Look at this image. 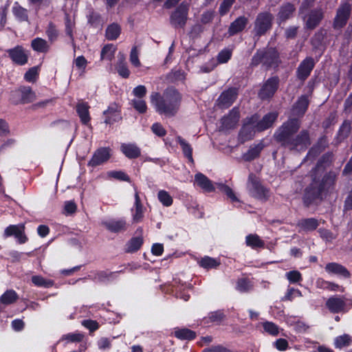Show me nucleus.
Here are the masks:
<instances>
[{
	"mask_svg": "<svg viewBox=\"0 0 352 352\" xmlns=\"http://www.w3.org/2000/svg\"><path fill=\"white\" fill-rule=\"evenodd\" d=\"M300 124L298 119H289L277 129L274 134V139L282 146L290 151H305L311 144L309 132L307 130H302L294 137L299 129Z\"/></svg>",
	"mask_w": 352,
	"mask_h": 352,
	"instance_id": "1",
	"label": "nucleus"
},
{
	"mask_svg": "<svg viewBox=\"0 0 352 352\" xmlns=\"http://www.w3.org/2000/svg\"><path fill=\"white\" fill-rule=\"evenodd\" d=\"M150 98L155 111L165 117L175 116L179 109L182 96L173 87L167 88L162 95L158 92H153Z\"/></svg>",
	"mask_w": 352,
	"mask_h": 352,
	"instance_id": "2",
	"label": "nucleus"
},
{
	"mask_svg": "<svg viewBox=\"0 0 352 352\" xmlns=\"http://www.w3.org/2000/svg\"><path fill=\"white\" fill-rule=\"evenodd\" d=\"M36 99V94L30 87H20L12 91L10 100L12 103L26 104L34 102Z\"/></svg>",
	"mask_w": 352,
	"mask_h": 352,
	"instance_id": "3",
	"label": "nucleus"
},
{
	"mask_svg": "<svg viewBox=\"0 0 352 352\" xmlns=\"http://www.w3.org/2000/svg\"><path fill=\"white\" fill-rule=\"evenodd\" d=\"M189 4L182 2L171 13L170 16V23L175 28H184L188 20Z\"/></svg>",
	"mask_w": 352,
	"mask_h": 352,
	"instance_id": "4",
	"label": "nucleus"
},
{
	"mask_svg": "<svg viewBox=\"0 0 352 352\" xmlns=\"http://www.w3.org/2000/svg\"><path fill=\"white\" fill-rule=\"evenodd\" d=\"M277 58L278 54L274 49L258 51L252 57V65H258L260 63H263L267 67H272L276 63Z\"/></svg>",
	"mask_w": 352,
	"mask_h": 352,
	"instance_id": "5",
	"label": "nucleus"
},
{
	"mask_svg": "<svg viewBox=\"0 0 352 352\" xmlns=\"http://www.w3.org/2000/svg\"><path fill=\"white\" fill-rule=\"evenodd\" d=\"M248 189L250 193L259 199H265L268 196V190L259 182L258 178L253 174L248 177Z\"/></svg>",
	"mask_w": 352,
	"mask_h": 352,
	"instance_id": "6",
	"label": "nucleus"
},
{
	"mask_svg": "<svg viewBox=\"0 0 352 352\" xmlns=\"http://www.w3.org/2000/svg\"><path fill=\"white\" fill-rule=\"evenodd\" d=\"M273 16L269 12H262L258 14L254 25L256 35L264 34L272 26Z\"/></svg>",
	"mask_w": 352,
	"mask_h": 352,
	"instance_id": "7",
	"label": "nucleus"
},
{
	"mask_svg": "<svg viewBox=\"0 0 352 352\" xmlns=\"http://www.w3.org/2000/svg\"><path fill=\"white\" fill-rule=\"evenodd\" d=\"M256 122V114L246 119L239 133V137L241 142H245L254 137L255 132L257 131Z\"/></svg>",
	"mask_w": 352,
	"mask_h": 352,
	"instance_id": "8",
	"label": "nucleus"
},
{
	"mask_svg": "<svg viewBox=\"0 0 352 352\" xmlns=\"http://www.w3.org/2000/svg\"><path fill=\"white\" fill-rule=\"evenodd\" d=\"M325 305L329 311L333 314L346 312L348 311L344 298L338 295L329 297L327 300Z\"/></svg>",
	"mask_w": 352,
	"mask_h": 352,
	"instance_id": "9",
	"label": "nucleus"
},
{
	"mask_svg": "<svg viewBox=\"0 0 352 352\" xmlns=\"http://www.w3.org/2000/svg\"><path fill=\"white\" fill-rule=\"evenodd\" d=\"M11 60L16 64L24 65L28 63L29 57V51L26 50L21 45L7 50Z\"/></svg>",
	"mask_w": 352,
	"mask_h": 352,
	"instance_id": "10",
	"label": "nucleus"
},
{
	"mask_svg": "<svg viewBox=\"0 0 352 352\" xmlns=\"http://www.w3.org/2000/svg\"><path fill=\"white\" fill-rule=\"evenodd\" d=\"M237 96V89L230 88L223 91L219 96L217 100V105L221 109H227L232 104Z\"/></svg>",
	"mask_w": 352,
	"mask_h": 352,
	"instance_id": "11",
	"label": "nucleus"
},
{
	"mask_svg": "<svg viewBox=\"0 0 352 352\" xmlns=\"http://www.w3.org/2000/svg\"><path fill=\"white\" fill-rule=\"evenodd\" d=\"M278 77L269 78L263 85L258 94L259 97L263 100L272 97L278 89Z\"/></svg>",
	"mask_w": 352,
	"mask_h": 352,
	"instance_id": "12",
	"label": "nucleus"
},
{
	"mask_svg": "<svg viewBox=\"0 0 352 352\" xmlns=\"http://www.w3.org/2000/svg\"><path fill=\"white\" fill-rule=\"evenodd\" d=\"M102 224L111 232L125 231L127 228L126 221L124 218L104 220Z\"/></svg>",
	"mask_w": 352,
	"mask_h": 352,
	"instance_id": "13",
	"label": "nucleus"
},
{
	"mask_svg": "<svg viewBox=\"0 0 352 352\" xmlns=\"http://www.w3.org/2000/svg\"><path fill=\"white\" fill-rule=\"evenodd\" d=\"M24 230L25 226L23 224L11 225L6 228L4 236L6 237L14 236L20 243H24L27 241Z\"/></svg>",
	"mask_w": 352,
	"mask_h": 352,
	"instance_id": "14",
	"label": "nucleus"
},
{
	"mask_svg": "<svg viewBox=\"0 0 352 352\" xmlns=\"http://www.w3.org/2000/svg\"><path fill=\"white\" fill-rule=\"evenodd\" d=\"M109 157L110 149L107 147L100 148L94 153L88 162V166L96 167L107 162Z\"/></svg>",
	"mask_w": 352,
	"mask_h": 352,
	"instance_id": "15",
	"label": "nucleus"
},
{
	"mask_svg": "<svg viewBox=\"0 0 352 352\" xmlns=\"http://www.w3.org/2000/svg\"><path fill=\"white\" fill-rule=\"evenodd\" d=\"M240 118L239 109L234 107L229 113L221 119V125L223 129H229L234 128L238 123Z\"/></svg>",
	"mask_w": 352,
	"mask_h": 352,
	"instance_id": "16",
	"label": "nucleus"
},
{
	"mask_svg": "<svg viewBox=\"0 0 352 352\" xmlns=\"http://www.w3.org/2000/svg\"><path fill=\"white\" fill-rule=\"evenodd\" d=\"M277 113L270 112L266 114L262 120H259V117L256 115V129H257V131H262L271 127L277 119Z\"/></svg>",
	"mask_w": 352,
	"mask_h": 352,
	"instance_id": "17",
	"label": "nucleus"
},
{
	"mask_svg": "<svg viewBox=\"0 0 352 352\" xmlns=\"http://www.w3.org/2000/svg\"><path fill=\"white\" fill-rule=\"evenodd\" d=\"M350 12V5L348 3L342 4L338 10L337 15L334 21V25L336 28H341L344 25L348 20Z\"/></svg>",
	"mask_w": 352,
	"mask_h": 352,
	"instance_id": "18",
	"label": "nucleus"
},
{
	"mask_svg": "<svg viewBox=\"0 0 352 352\" xmlns=\"http://www.w3.org/2000/svg\"><path fill=\"white\" fill-rule=\"evenodd\" d=\"M314 67V61L312 58H305L298 66L297 75L301 80L306 79L310 74Z\"/></svg>",
	"mask_w": 352,
	"mask_h": 352,
	"instance_id": "19",
	"label": "nucleus"
},
{
	"mask_svg": "<svg viewBox=\"0 0 352 352\" xmlns=\"http://www.w3.org/2000/svg\"><path fill=\"white\" fill-rule=\"evenodd\" d=\"M325 270L329 274H334L343 278H349L351 276L350 272L344 266L337 263L327 264Z\"/></svg>",
	"mask_w": 352,
	"mask_h": 352,
	"instance_id": "20",
	"label": "nucleus"
},
{
	"mask_svg": "<svg viewBox=\"0 0 352 352\" xmlns=\"http://www.w3.org/2000/svg\"><path fill=\"white\" fill-rule=\"evenodd\" d=\"M195 182L205 192H214L215 190V187L212 181L201 173L195 174Z\"/></svg>",
	"mask_w": 352,
	"mask_h": 352,
	"instance_id": "21",
	"label": "nucleus"
},
{
	"mask_svg": "<svg viewBox=\"0 0 352 352\" xmlns=\"http://www.w3.org/2000/svg\"><path fill=\"white\" fill-rule=\"evenodd\" d=\"M120 151L129 159L138 158L141 154L140 148L133 143H122L120 145Z\"/></svg>",
	"mask_w": 352,
	"mask_h": 352,
	"instance_id": "22",
	"label": "nucleus"
},
{
	"mask_svg": "<svg viewBox=\"0 0 352 352\" xmlns=\"http://www.w3.org/2000/svg\"><path fill=\"white\" fill-rule=\"evenodd\" d=\"M103 114L105 116L104 122L106 124H111L120 119L118 107L116 104L109 105L108 109L104 111Z\"/></svg>",
	"mask_w": 352,
	"mask_h": 352,
	"instance_id": "23",
	"label": "nucleus"
},
{
	"mask_svg": "<svg viewBox=\"0 0 352 352\" xmlns=\"http://www.w3.org/2000/svg\"><path fill=\"white\" fill-rule=\"evenodd\" d=\"M89 106L87 102L80 101L76 105V112L81 122L87 124L90 121Z\"/></svg>",
	"mask_w": 352,
	"mask_h": 352,
	"instance_id": "24",
	"label": "nucleus"
},
{
	"mask_svg": "<svg viewBox=\"0 0 352 352\" xmlns=\"http://www.w3.org/2000/svg\"><path fill=\"white\" fill-rule=\"evenodd\" d=\"M248 23V19L245 16H239L230 25L228 29V34L230 36H233L239 32H241L246 26Z\"/></svg>",
	"mask_w": 352,
	"mask_h": 352,
	"instance_id": "25",
	"label": "nucleus"
},
{
	"mask_svg": "<svg viewBox=\"0 0 352 352\" xmlns=\"http://www.w3.org/2000/svg\"><path fill=\"white\" fill-rule=\"evenodd\" d=\"M309 105L308 98L306 96H300L292 108V113L294 116H302L307 109Z\"/></svg>",
	"mask_w": 352,
	"mask_h": 352,
	"instance_id": "26",
	"label": "nucleus"
},
{
	"mask_svg": "<svg viewBox=\"0 0 352 352\" xmlns=\"http://www.w3.org/2000/svg\"><path fill=\"white\" fill-rule=\"evenodd\" d=\"M135 209H132V217L133 221L135 223L140 222L144 217V210L143 206L141 204L140 198L139 197L138 192H135V203H134Z\"/></svg>",
	"mask_w": 352,
	"mask_h": 352,
	"instance_id": "27",
	"label": "nucleus"
},
{
	"mask_svg": "<svg viewBox=\"0 0 352 352\" xmlns=\"http://www.w3.org/2000/svg\"><path fill=\"white\" fill-rule=\"evenodd\" d=\"M18 299L19 296L14 289H7L0 296V303L5 306H8L14 304Z\"/></svg>",
	"mask_w": 352,
	"mask_h": 352,
	"instance_id": "28",
	"label": "nucleus"
},
{
	"mask_svg": "<svg viewBox=\"0 0 352 352\" xmlns=\"http://www.w3.org/2000/svg\"><path fill=\"white\" fill-rule=\"evenodd\" d=\"M322 18V12L321 10H314L309 14L306 21V28L309 29L315 28Z\"/></svg>",
	"mask_w": 352,
	"mask_h": 352,
	"instance_id": "29",
	"label": "nucleus"
},
{
	"mask_svg": "<svg viewBox=\"0 0 352 352\" xmlns=\"http://www.w3.org/2000/svg\"><path fill=\"white\" fill-rule=\"evenodd\" d=\"M221 262L219 258H212L208 256H205L198 261V264L200 267L208 270L217 268Z\"/></svg>",
	"mask_w": 352,
	"mask_h": 352,
	"instance_id": "30",
	"label": "nucleus"
},
{
	"mask_svg": "<svg viewBox=\"0 0 352 352\" xmlns=\"http://www.w3.org/2000/svg\"><path fill=\"white\" fill-rule=\"evenodd\" d=\"M174 336L182 340H192L196 338V333L187 328H175Z\"/></svg>",
	"mask_w": 352,
	"mask_h": 352,
	"instance_id": "31",
	"label": "nucleus"
},
{
	"mask_svg": "<svg viewBox=\"0 0 352 352\" xmlns=\"http://www.w3.org/2000/svg\"><path fill=\"white\" fill-rule=\"evenodd\" d=\"M263 148L264 144L262 142L251 146L249 150L243 155V159L247 162L255 159L259 155Z\"/></svg>",
	"mask_w": 352,
	"mask_h": 352,
	"instance_id": "32",
	"label": "nucleus"
},
{
	"mask_svg": "<svg viewBox=\"0 0 352 352\" xmlns=\"http://www.w3.org/2000/svg\"><path fill=\"white\" fill-rule=\"evenodd\" d=\"M316 287L322 289H328L332 292H343L344 288L338 284L332 282L324 280V279L319 278L316 282Z\"/></svg>",
	"mask_w": 352,
	"mask_h": 352,
	"instance_id": "33",
	"label": "nucleus"
},
{
	"mask_svg": "<svg viewBox=\"0 0 352 352\" xmlns=\"http://www.w3.org/2000/svg\"><path fill=\"white\" fill-rule=\"evenodd\" d=\"M318 221L314 218L304 219L299 221L297 226L302 230L312 231L318 226Z\"/></svg>",
	"mask_w": 352,
	"mask_h": 352,
	"instance_id": "34",
	"label": "nucleus"
},
{
	"mask_svg": "<svg viewBox=\"0 0 352 352\" xmlns=\"http://www.w3.org/2000/svg\"><path fill=\"white\" fill-rule=\"evenodd\" d=\"M118 272H110L107 271H101L95 274L93 279L96 282L106 283L112 280L118 275Z\"/></svg>",
	"mask_w": 352,
	"mask_h": 352,
	"instance_id": "35",
	"label": "nucleus"
},
{
	"mask_svg": "<svg viewBox=\"0 0 352 352\" xmlns=\"http://www.w3.org/2000/svg\"><path fill=\"white\" fill-rule=\"evenodd\" d=\"M177 142L179 144L184 156L187 157L190 163L193 164L194 160L192 158V148L191 146L180 136L177 138Z\"/></svg>",
	"mask_w": 352,
	"mask_h": 352,
	"instance_id": "36",
	"label": "nucleus"
},
{
	"mask_svg": "<svg viewBox=\"0 0 352 352\" xmlns=\"http://www.w3.org/2000/svg\"><path fill=\"white\" fill-rule=\"evenodd\" d=\"M294 11V6L289 3H287L280 8V10L278 12V19L281 21H286L292 16Z\"/></svg>",
	"mask_w": 352,
	"mask_h": 352,
	"instance_id": "37",
	"label": "nucleus"
},
{
	"mask_svg": "<svg viewBox=\"0 0 352 352\" xmlns=\"http://www.w3.org/2000/svg\"><path fill=\"white\" fill-rule=\"evenodd\" d=\"M245 243L252 249L263 248L265 243L257 234H248L245 237Z\"/></svg>",
	"mask_w": 352,
	"mask_h": 352,
	"instance_id": "38",
	"label": "nucleus"
},
{
	"mask_svg": "<svg viewBox=\"0 0 352 352\" xmlns=\"http://www.w3.org/2000/svg\"><path fill=\"white\" fill-rule=\"evenodd\" d=\"M143 243V239L141 236L133 237L126 244V252L132 253L138 251Z\"/></svg>",
	"mask_w": 352,
	"mask_h": 352,
	"instance_id": "39",
	"label": "nucleus"
},
{
	"mask_svg": "<svg viewBox=\"0 0 352 352\" xmlns=\"http://www.w3.org/2000/svg\"><path fill=\"white\" fill-rule=\"evenodd\" d=\"M190 289V284L182 283L175 288V295L177 298L182 299L184 301H188L190 298V294L186 289Z\"/></svg>",
	"mask_w": 352,
	"mask_h": 352,
	"instance_id": "40",
	"label": "nucleus"
},
{
	"mask_svg": "<svg viewBox=\"0 0 352 352\" xmlns=\"http://www.w3.org/2000/svg\"><path fill=\"white\" fill-rule=\"evenodd\" d=\"M12 12L20 21H25L28 19V10L21 7L18 3H15L13 6Z\"/></svg>",
	"mask_w": 352,
	"mask_h": 352,
	"instance_id": "41",
	"label": "nucleus"
},
{
	"mask_svg": "<svg viewBox=\"0 0 352 352\" xmlns=\"http://www.w3.org/2000/svg\"><path fill=\"white\" fill-rule=\"evenodd\" d=\"M352 342L351 337L348 334L338 336L334 340V346L337 349L348 346Z\"/></svg>",
	"mask_w": 352,
	"mask_h": 352,
	"instance_id": "42",
	"label": "nucleus"
},
{
	"mask_svg": "<svg viewBox=\"0 0 352 352\" xmlns=\"http://www.w3.org/2000/svg\"><path fill=\"white\" fill-rule=\"evenodd\" d=\"M120 34V27L116 23L109 25L106 30V37L108 40H116Z\"/></svg>",
	"mask_w": 352,
	"mask_h": 352,
	"instance_id": "43",
	"label": "nucleus"
},
{
	"mask_svg": "<svg viewBox=\"0 0 352 352\" xmlns=\"http://www.w3.org/2000/svg\"><path fill=\"white\" fill-rule=\"evenodd\" d=\"M157 198L160 202L165 207H169L173 204V197L164 190H160L158 192Z\"/></svg>",
	"mask_w": 352,
	"mask_h": 352,
	"instance_id": "44",
	"label": "nucleus"
},
{
	"mask_svg": "<svg viewBox=\"0 0 352 352\" xmlns=\"http://www.w3.org/2000/svg\"><path fill=\"white\" fill-rule=\"evenodd\" d=\"M225 318L224 313L221 310L210 312L208 314V318H205L206 322H214L216 324H220Z\"/></svg>",
	"mask_w": 352,
	"mask_h": 352,
	"instance_id": "45",
	"label": "nucleus"
},
{
	"mask_svg": "<svg viewBox=\"0 0 352 352\" xmlns=\"http://www.w3.org/2000/svg\"><path fill=\"white\" fill-rule=\"evenodd\" d=\"M216 185L217 188L221 191L224 192L232 202H239V199L237 198L232 188H230L228 186L223 183H217Z\"/></svg>",
	"mask_w": 352,
	"mask_h": 352,
	"instance_id": "46",
	"label": "nucleus"
},
{
	"mask_svg": "<svg viewBox=\"0 0 352 352\" xmlns=\"http://www.w3.org/2000/svg\"><path fill=\"white\" fill-rule=\"evenodd\" d=\"M115 52L116 47L113 45H106L105 46H104L101 51V60L107 59L111 60L114 56Z\"/></svg>",
	"mask_w": 352,
	"mask_h": 352,
	"instance_id": "47",
	"label": "nucleus"
},
{
	"mask_svg": "<svg viewBox=\"0 0 352 352\" xmlns=\"http://www.w3.org/2000/svg\"><path fill=\"white\" fill-rule=\"evenodd\" d=\"M41 66H36L30 68L24 76V78L27 82H33L38 78Z\"/></svg>",
	"mask_w": 352,
	"mask_h": 352,
	"instance_id": "48",
	"label": "nucleus"
},
{
	"mask_svg": "<svg viewBox=\"0 0 352 352\" xmlns=\"http://www.w3.org/2000/svg\"><path fill=\"white\" fill-rule=\"evenodd\" d=\"M84 338V334L80 332H74L63 336L62 340L67 342H79Z\"/></svg>",
	"mask_w": 352,
	"mask_h": 352,
	"instance_id": "49",
	"label": "nucleus"
},
{
	"mask_svg": "<svg viewBox=\"0 0 352 352\" xmlns=\"http://www.w3.org/2000/svg\"><path fill=\"white\" fill-rule=\"evenodd\" d=\"M285 277L292 284L298 283L302 280V274L297 270L287 272L285 274Z\"/></svg>",
	"mask_w": 352,
	"mask_h": 352,
	"instance_id": "50",
	"label": "nucleus"
},
{
	"mask_svg": "<svg viewBox=\"0 0 352 352\" xmlns=\"http://www.w3.org/2000/svg\"><path fill=\"white\" fill-rule=\"evenodd\" d=\"M116 69L118 74L122 78H126L130 75V72L128 69L126 63L124 61V60H120L118 61L116 66Z\"/></svg>",
	"mask_w": 352,
	"mask_h": 352,
	"instance_id": "51",
	"label": "nucleus"
},
{
	"mask_svg": "<svg viewBox=\"0 0 352 352\" xmlns=\"http://www.w3.org/2000/svg\"><path fill=\"white\" fill-rule=\"evenodd\" d=\"M252 287L251 282L246 278L239 279L236 284V289L240 292H247Z\"/></svg>",
	"mask_w": 352,
	"mask_h": 352,
	"instance_id": "52",
	"label": "nucleus"
},
{
	"mask_svg": "<svg viewBox=\"0 0 352 352\" xmlns=\"http://www.w3.org/2000/svg\"><path fill=\"white\" fill-rule=\"evenodd\" d=\"M302 296V293L299 289L289 287L287 289L285 295L282 298V300L292 301L295 297H301Z\"/></svg>",
	"mask_w": 352,
	"mask_h": 352,
	"instance_id": "53",
	"label": "nucleus"
},
{
	"mask_svg": "<svg viewBox=\"0 0 352 352\" xmlns=\"http://www.w3.org/2000/svg\"><path fill=\"white\" fill-rule=\"evenodd\" d=\"M107 176L109 177L114 178L120 181H129V176L122 170H111L107 173Z\"/></svg>",
	"mask_w": 352,
	"mask_h": 352,
	"instance_id": "54",
	"label": "nucleus"
},
{
	"mask_svg": "<svg viewBox=\"0 0 352 352\" xmlns=\"http://www.w3.org/2000/svg\"><path fill=\"white\" fill-rule=\"evenodd\" d=\"M132 104L135 109L140 113H144L147 110V105L146 102L142 99H133Z\"/></svg>",
	"mask_w": 352,
	"mask_h": 352,
	"instance_id": "55",
	"label": "nucleus"
},
{
	"mask_svg": "<svg viewBox=\"0 0 352 352\" xmlns=\"http://www.w3.org/2000/svg\"><path fill=\"white\" fill-rule=\"evenodd\" d=\"M232 56V50L229 49L222 50L217 55V61L219 63H227Z\"/></svg>",
	"mask_w": 352,
	"mask_h": 352,
	"instance_id": "56",
	"label": "nucleus"
},
{
	"mask_svg": "<svg viewBox=\"0 0 352 352\" xmlns=\"http://www.w3.org/2000/svg\"><path fill=\"white\" fill-rule=\"evenodd\" d=\"M77 206L74 201H67L64 204L63 214L67 216L74 214L76 211Z\"/></svg>",
	"mask_w": 352,
	"mask_h": 352,
	"instance_id": "57",
	"label": "nucleus"
},
{
	"mask_svg": "<svg viewBox=\"0 0 352 352\" xmlns=\"http://www.w3.org/2000/svg\"><path fill=\"white\" fill-rule=\"evenodd\" d=\"M351 129V122L345 120L340 128L338 135L341 139L346 138L350 133Z\"/></svg>",
	"mask_w": 352,
	"mask_h": 352,
	"instance_id": "58",
	"label": "nucleus"
},
{
	"mask_svg": "<svg viewBox=\"0 0 352 352\" xmlns=\"http://www.w3.org/2000/svg\"><path fill=\"white\" fill-rule=\"evenodd\" d=\"M264 330L272 336L278 334V327L276 324L272 322H265L263 324Z\"/></svg>",
	"mask_w": 352,
	"mask_h": 352,
	"instance_id": "59",
	"label": "nucleus"
},
{
	"mask_svg": "<svg viewBox=\"0 0 352 352\" xmlns=\"http://www.w3.org/2000/svg\"><path fill=\"white\" fill-rule=\"evenodd\" d=\"M74 64L78 69L84 73L87 65V60L83 56H79L74 59Z\"/></svg>",
	"mask_w": 352,
	"mask_h": 352,
	"instance_id": "60",
	"label": "nucleus"
},
{
	"mask_svg": "<svg viewBox=\"0 0 352 352\" xmlns=\"http://www.w3.org/2000/svg\"><path fill=\"white\" fill-rule=\"evenodd\" d=\"M32 48L38 52H44V40L41 38H36L32 41Z\"/></svg>",
	"mask_w": 352,
	"mask_h": 352,
	"instance_id": "61",
	"label": "nucleus"
},
{
	"mask_svg": "<svg viewBox=\"0 0 352 352\" xmlns=\"http://www.w3.org/2000/svg\"><path fill=\"white\" fill-rule=\"evenodd\" d=\"M235 0H223L219 7V13L221 16L225 15L230 10V8Z\"/></svg>",
	"mask_w": 352,
	"mask_h": 352,
	"instance_id": "62",
	"label": "nucleus"
},
{
	"mask_svg": "<svg viewBox=\"0 0 352 352\" xmlns=\"http://www.w3.org/2000/svg\"><path fill=\"white\" fill-rule=\"evenodd\" d=\"M146 88L144 85H138L133 89V94L138 99L143 98L146 94Z\"/></svg>",
	"mask_w": 352,
	"mask_h": 352,
	"instance_id": "63",
	"label": "nucleus"
},
{
	"mask_svg": "<svg viewBox=\"0 0 352 352\" xmlns=\"http://www.w3.org/2000/svg\"><path fill=\"white\" fill-rule=\"evenodd\" d=\"M202 352H231V351L221 345H216L206 348Z\"/></svg>",
	"mask_w": 352,
	"mask_h": 352,
	"instance_id": "64",
	"label": "nucleus"
}]
</instances>
